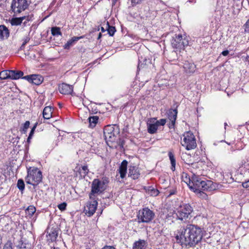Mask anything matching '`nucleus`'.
Returning <instances> with one entry per match:
<instances>
[{
  "instance_id": "obj_1",
  "label": "nucleus",
  "mask_w": 249,
  "mask_h": 249,
  "mask_svg": "<svg viewBox=\"0 0 249 249\" xmlns=\"http://www.w3.org/2000/svg\"><path fill=\"white\" fill-rule=\"evenodd\" d=\"M204 232L197 225L188 224L179 235L180 242L185 246L195 247L201 241Z\"/></svg>"
},
{
  "instance_id": "obj_2",
  "label": "nucleus",
  "mask_w": 249,
  "mask_h": 249,
  "mask_svg": "<svg viewBox=\"0 0 249 249\" xmlns=\"http://www.w3.org/2000/svg\"><path fill=\"white\" fill-rule=\"evenodd\" d=\"M214 187L211 180H202L198 175H192L190 189L193 192L200 193L202 191H211L214 190Z\"/></svg>"
},
{
  "instance_id": "obj_3",
  "label": "nucleus",
  "mask_w": 249,
  "mask_h": 249,
  "mask_svg": "<svg viewBox=\"0 0 249 249\" xmlns=\"http://www.w3.org/2000/svg\"><path fill=\"white\" fill-rule=\"evenodd\" d=\"M27 174L25 179L27 184L31 185L35 189L42 181V172L36 167H29L27 169Z\"/></svg>"
},
{
  "instance_id": "obj_4",
  "label": "nucleus",
  "mask_w": 249,
  "mask_h": 249,
  "mask_svg": "<svg viewBox=\"0 0 249 249\" xmlns=\"http://www.w3.org/2000/svg\"><path fill=\"white\" fill-rule=\"evenodd\" d=\"M109 182V178L106 176L102 177L101 179H94L91 183V191L89 194V199H92V196H95V195L102 194L107 189Z\"/></svg>"
},
{
  "instance_id": "obj_5",
  "label": "nucleus",
  "mask_w": 249,
  "mask_h": 249,
  "mask_svg": "<svg viewBox=\"0 0 249 249\" xmlns=\"http://www.w3.org/2000/svg\"><path fill=\"white\" fill-rule=\"evenodd\" d=\"M193 208L189 203H183L176 209L177 220L183 223L189 222L192 217Z\"/></svg>"
},
{
  "instance_id": "obj_6",
  "label": "nucleus",
  "mask_w": 249,
  "mask_h": 249,
  "mask_svg": "<svg viewBox=\"0 0 249 249\" xmlns=\"http://www.w3.org/2000/svg\"><path fill=\"white\" fill-rule=\"evenodd\" d=\"M119 133L120 128L115 124L107 125L104 128V136L108 145H109L108 142L112 143L115 141Z\"/></svg>"
},
{
  "instance_id": "obj_7",
  "label": "nucleus",
  "mask_w": 249,
  "mask_h": 249,
  "mask_svg": "<svg viewBox=\"0 0 249 249\" xmlns=\"http://www.w3.org/2000/svg\"><path fill=\"white\" fill-rule=\"evenodd\" d=\"M181 145L187 150L194 149L196 147V140L194 134L190 131H186L183 134L181 141Z\"/></svg>"
},
{
  "instance_id": "obj_8",
  "label": "nucleus",
  "mask_w": 249,
  "mask_h": 249,
  "mask_svg": "<svg viewBox=\"0 0 249 249\" xmlns=\"http://www.w3.org/2000/svg\"><path fill=\"white\" fill-rule=\"evenodd\" d=\"M188 44L189 40L185 35H175L171 40L172 46L177 51L181 52V50H184Z\"/></svg>"
},
{
  "instance_id": "obj_9",
  "label": "nucleus",
  "mask_w": 249,
  "mask_h": 249,
  "mask_svg": "<svg viewBox=\"0 0 249 249\" xmlns=\"http://www.w3.org/2000/svg\"><path fill=\"white\" fill-rule=\"evenodd\" d=\"M137 217L138 223H148L154 219L155 213L148 207H145L139 211Z\"/></svg>"
},
{
  "instance_id": "obj_10",
  "label": "nucleus",
  "mask_w": 249,
  "mask_h": 249,
  "mask_svg": "<svg viewBox=\"0 0 249 249\" xmlns=\"http://www.w3.org/2000/svg\"><path fill=\"white\" fill-rule=\"evenodd\" d=\"M29 6L27 0H13L11 4V11L15 15H18L28 9Z\"/></svg>"
},
{
  "instance_id": "obj_11",
  "label": "nucleus",
  "mask_w": 249,
  "mask_h": 249,
  "mask_svg": "<svg viewBox=\"0 0 249 249\" xmlns=\"http://www.w3.org/2000/svg\"><path fill=\"white\" fill-rule=\"evenodd\" d=\"M90 199L91 201L87 202L84 210L85 213L89 217L95 213L98 205V202L95 196H92V198Z\"/></svg>"
},
{
  "instance_id": "obj_12",
  "label": "nucleus",
  "mask_w": 249,
  "mask_h": 249,
  "mask_svg": "<svg viewBox=\"0 0 249 249\" xmlns=\"http://www.w3.org/2000/svg\"><path fill=\"white\" fill-rule=\"evenodd\" d=\"M178 112L177 108H170L168 110L167 114V117L168 119L169 120V122L167 124L169 129H175Z\"/></svg>"
},
{
  "instance_id": "obj_13",
  "label": "nucleus",
  "mask_w": 249,
  "mask_h": 249,
  "mask_svg": "<svg viewBox=\"0 0 249 249\" xmlns=\"http://www.w3.org/2000/svg\"><path fill=\"white\" fill-rule=\"evenodd\" d=\"M58 89L62 94L71 95L74 96L75 93L73 92V87L72 86L67 84L66 83H62L58 86Z\"/></svg>"
},
{
  "instance_id": "obj_14",
  "label": "nucleus",
  "mask_w": 249,
  "mask_h": 249,
  "mask_svg": "<svg viewBox=\"0 0 249 249\" xmlns=\"http://www.w3.org/2000/svg\"><path fill=\"white\" fill-rule=\"evenodd\" d=\"M163 213L164 218L167 221L173 222L174 219L177 220V216H176V210H174L172 209H164Z\"/></svg>"
},
{
  "instance_id": "obj_15",
  "label": "nucleus",
  "mask_w": 249,
  "mask_h": 249,
  "mask_svg": "<svg viewBox=\"0 0 249 249\" xmlns=\"http://www.w3.org/2000/svg\"><path fill=\"white\" fill-rule=\"evenodd\" d=\"M183 68L186 73L192 74L196 71V67L194 63L185 61L183 63Z\"/></svg>"
},
{
  "instance_id": "obj_16",
  "label": "nucleus",
  "mask_w": 249,
  "mask_h": 249,
  "mask_svg": "<svg viewBox=\"0 0 249 249\" xmlns=\"http://www.w3.org/2000/svg\"><path fill=\"white\" fill-rule=\"evenodd\" d=\"M140 176L139 167L134 165H130L128 169V177L133 179H138Z\"/></svg>"
},
{
  "instance_id": "obj_17",
  "label": "nucleus",
  "mask_w": 249,
  "mask_h": 249,
  "mask_svg": "<svg viewBox=\"0 0 249 249\" xmlns=\"http://www.w3.org/2000/svg\"><path fill=\"white\" fill-rule=\"evenodd\" d=\"M156 120V118H151L147 123V131L150 134H155L157 132L158 126L155 123Z\"/></svg>"
},
{
  "instance_id": "obj_18",
  "label": "nucleus",
  "mask_w": 249,
  "mask_h": 249,
  "mask_svg": "<svg viewBox=\"0 0 249 249\" xmlns=\"http://www.w3.org/2000/svg\"><path fill=\"white\" fill-rule=\"evenodd\" d=\"M76 176H79L80 178H84L89 172V169L87 165L76 167Z\"/></svg>"
},
{
  "instance_id": "obj_19",
  "label": "nucleus",
  "mask_w": 249,
  "mask_h": 249,
  "mask_svg": "<svg viewBox=\"0 0 249 249\" xmlns=\"http://www.w3.org/2000/svg\"><path fill=\"white\" fill-rule=\"evenodd\" d=\"M10 36V31L4 25H0V41L7 39Z\"/></svg>"
},
{
  "instance_id": "obj_20",
  "label": "nucleus",
  "mask_w": 249,
  "mask_h": 249,
  "mask_svg": "<svg viewBox=\"0 0 249 249\" xmlns=\"http://www.w3.org/2000/svg\"><path fill=\"white\" fill-rule=\"evenodd\" d=\"M127 164V161L124 160H123L119 167L118 171L120 175V177L121 178H124L126 176Z\"/></svg>"
},
{
  "instance_id": "obj_21",
  "label": "nucleus",
  "mask_w": 249,
  "mask_h": 249,
  "mask_svg": "<svg viewBox=\"0 0 249 249\" xmlns=\"http://www.w3.org/2000/svg\"><path fill=\"white\" fill-rule=\"evenodd\" d=\"M85 36H73L71 39H69L63 46L65 49H70L71 46H72L75 42H77L80 39L84 38Z\"/></svg>"
},
{
  "instance_id": "obj_22",
  "label": "nucleus",
  "mask_w": 249,
  "mask_h": 249,
  "mask_svg": "<svg viewBox=\"0 0 249 249\" xmlns=\"http://www.w3.org/2000/svg\"><path fill=\"white\" fill-rule=\"evenodd\" d=\"M47 234L51 241H55L58 236L57 228L54 227L51 228H49L48 229Z\"/></svg>"
},
{
  "instance_id": "obj_23",
  "label": "nucleus",
  "mask_w": 249,
  "mask_h": 249,
  "mask_svg": "<svg viewBox=\"0 0 249 249\" xmlns=\"http://www.w3.org/2000/svg\"><path fill=\"white\" fill-rule=\"evenodd\" d=\"M53 109V107L50 106L44 107L42 112L43 117L44 119L48 120L52 117Z\"/></svg>"
},
{
  "instance_id": "obj_24",
  "label": "nucleus",
  "mask_w": 249,
  "mask_h": 249,
  "mask_svg": "<svg viewBox=\"0 0 249 249\" xmlns=\"http://www.w3.org/2000/svg\"><path fill=\"white\" fill-rule=\"evenodd\" d=\"M147 243L144 240L139 239L135 241L133 245V249H145Z\"/></svg>"
},
{
  "instance_id": "obj_25",
  "label": "nucleus",
  "mask_w": 249,
  "mask_h": 249,
  "mask_svg": "<svg viewBox=\"0 0 249 249\" xmlns=\"http://www.w3.org/2000/svg\"><path fill=\"white\" fill-rule=\"evenodd\" d=\"M168 155L171 164V170L174 171L176 170V160L175 155L172 151H169Z\"/></svg>"
},
{
  "instance_id": "obj_26",
  "label": "nucleus",
  "mask_w": 249,
  "mask_h": 249,
  "mask_svg": "<svg viewBox=\"0 0 249 249\" xmlns=\"http://www.w3.org/2000/svg\"><path fill=\"white\" fill-rule=\"evenodd\" d=\"M10 78L12 79H18L23 76V72L20 71L10 70Z\"/></svg>"
},
{
  "instance_id": "obj_27",
  "label": "nucleus",
  "mask_w": 249,
  "mask_h": 249,
  "mask_svg": "<svg viewBox=\"0 0 249 249\" xmlns=\"http://www.w3.org/2000/svg\"><path fill=\"white\" fill-rule=\"evenodd\" d=\"M43 81V78L42 76L38 74H33L31 79V83L36 85H39L42 83Z\"/></svg>"
},
{
  "instance_id": "obj_28",
  "label": "nucleus",
  "mask_w": 249,
  "mask_h": 249,
  "mask_svg": "<svg viewBox=\"0 0 249 249\" xmlns=\"http://www.w3.org/2000/svg\"><path fill=\"white\" fill-rule=\"evenodd\" d=\"M89 122V127L90 128H94L99 120V117L97 116H93L89 117L88 119Z\"/></svg>"
},
{
  "instance_id": "obj_29",
  "label": "nucleus",
  "mask_w": 249,
  "mask_h": 249,
  "mask_svg": "<svg viewBox=\"0 0 249 249\" xmlns=\"http://www.w3.org/2000/svg\"><path fill=\"white\" fill-rule=\"evenodd\" d=\"M200 164L198 162H195L191 164L188 169L193 173V175H196L199 174V172L197 171V169L199 168Z\"/></svg>"
},
{
  "instance_id": "obj_30",
  "label": "nucleus",
  "mask_w": 249,
  "mask_h": 249,
  "mask_svg": "<svg viewBox=\"0 0 249 249\" xmlns=\"http://www.w3.org/2000/svg\"><path fill=\"white\" fill-rule=\"evenodd\" d=\"M182 181L187 184L189 188L191 185L192 182V177L190 178V176L187 173L183 172L181 175Z\"/></svg>"
},
{
  "instance_id": "obj_31",
  "label": "nucleus",
  "mask_w": 249,
  "mask_h": 249,
  "mask_svg": "<svg viewBox=\"0 0 249 249\" xmlns=\"http://www.w3.org/2000/svg\"><path fill=\"white\" fill-rule=\"evenodd\" d=\"M36 211V207L33 205H30L25 210L26 215L29 217H31Z\"/></svg>"
},
{
  "instance_id": "obj_32",
  "label": "nucleus",
  "mask_w": 249,
  "mask_h": 249,
  "mask_svg": "<svg viewBox=\"0 0 249 249\" xmlns=\"http://www.w3.org/2000/svg\"><path fill=\"white\" fill-rule=\"evenodd\" d=\"M25 18H14L11 20V24L12 25L18 26L20 25L22 21L24 20Z\"/></svg>"
},
{
  "instance_id": "obj_33",
  "label": "nucleus",
  "mask_w": 249,
  "mask_h": 249,
  "mask_svg": "<svg viewBox=\"0 0 249 249\" xmlns=\"http://www.w3.org/2000/svg\"><path fill=\"white\" fill-rule=\"evenodd\" d=\"M10 70H5L0 72V79L4 80L8 78H10Z\"/></svg>"
},
{
  "instance_id": "obj_34",
  "label": "nucleus",
  "mask_w": 249,
  "mask_h": 249,
  "mask_svg": "<svg viewBox=\"0 0 249 249\" xmlns=\"http://www.w3.org/2000/svg\"><path fill=\"white\" fill-rule=\"evenodd\" d=\"M51 31L53 36H62L60 28L58 27H53Z\"/></svg>"
},
{
  "instance_id": "obj_35",
  "label": "nucleus",
  "mask_w": 249,
  "mask_h": 249,
  "mask_svg": "<svg viewBox=\"0 0 249 249\" xmlns=\"http://www.w3.org/2000/svg\"><path fill=\"white\" fill-rule=\"evenodd\" d=\"M107 30L108 34L110 36H113L115 32L116 31L115 27L114 26H110L108 22H107Z\"/></svg>"
},
{
  "instance_id": "obj_36",
  "label": "nucleus",
  "mask_w": 249,
  "mask_h": 249,
  "mask_svg": "<svg viewBox=\"0 0 249 249\" xmlns=\"http://www.w3.org/2000/svg\"><path fill=\"white\" fill-rule=\"evenodd\" d=\"M30 123L29 121H26L23 124V126L20 128V131L23 133H26L27 131L28 128L29 127Z\"/></svg>"
},
{
  "instance_id": "obj_37",
  "label": "nucleus",
  "mask_w": 249,
  "mask_h": 249,
  "mask_svg": "<svg viewBox=\"0 0 249 249\" xmlns=\"http://www.w3.org/2000/svg\"><path fill=\"white\" fill-rule=\"evenodd\" d=\"M17 187L21 191H22L24 190L25 184H24V182L22 179H19L18 180Z\"/></svg>"
},
{
  "instance_id": "obj_38",
  "label": "nucleus",
  "mask_w": 249,
  "mask_h": 249,
  "mask_svg": "<svg viewBox=\"0 0 249 249\" xmlns=\"http://www.w3.org/2000/svg\"><path fill=\"white\" fill-rule=\"evenodd\" d=\"M22 18H25L24 20H25L23 22V24L24 25H26V24L27 23V22L30 21H32L33 20L34 15L32 14L28 15V16H23V17H22Z\"/></svg>"
},
{
  "instance_id": "obj_39",
  "label": "nucleus",
  "mask_w": 249,
  "mask_h": 249,
  "mask_svg": "<svg viewBox=\"0 0 249 249\" xmlns=\"http://www.w3.org/2000/svg\"><path fill=\"white\" fill-rule=\"evenodd\" d=\"M167 121L166 119H161L159 120H156L155 123L159 127L160 125L163 126L165 124Z\"/></svg>"
},
{
  "instance_id": "obj_40",
  "label": "nucleus",
  "mask_w": 249,
  "mask_h": 249,
  "mask_svg": "<svg viewBox=\"0 0 249 249\" xmlns=\"http://www.w3.org/2000/svg\"><path fill=\"white\" fill-rule=\"evenodd\" d=\"M13 243L11 240H8L4 244L3 249H13Z\"/></svg>"
},
{
  "instance_id": "obj_41",
  "label": "nucleus",
  "mask_w": 249,
  "mask_h": 249,
  "mask_svg": "<svg viewBox=\"0 0 249 249\" xmlns=\"http://www.w3.org/2000/svg\"><path fill=\"white\" fill-rule=\"evenodd\" d=\"M37 124H38V123H36L34 124V126H33V127L32 128L31 131H30V132L29 133V139H32V137L34 135V132H35V131L37 126Z\"/></svg>"
},
{
  "instance_id": "obj_42",
  "label": "nucleus",
  "mask_w": 249,
  "mask_h": 249,
  "mask_svg": "<svg viewBox=\"0 0 249 249\" xmlns=\"http://www.w3.org/2000/svg\"><path fill=\"white\" fill-rule=\"evenodd\" d=\"M67 205L66 202H63L58 204L57 207L61 211H63L66 209Z\"/></svg>"
},
{
  "instance_id": "obj_43",
  "label": "nucleus",
  "mask_w": 249,
  "mask_h": 249,
  "mask_svg": "<svg viewBox=\"0 0 249 249\" xmlns=\"http://www.w3.org/2000/svg\"><path fill=\"white\" fill-rule=\"evenodd\" d=\"M143 0H131V5L135 6L136 5L140 4L142 2Z\"/></svg>"
},
{
  "instance_id": "obj_44",
  "label": "nucleus",
  "mask_w": 249,
  "mask_h": 249,
  "mask_svg": "<svg viewBox=\"0 0 249 249\" xmlns=\"http://www.w3.org/2000/svg\"><path fill=\"white\" fill-rule=\"evenodd\" d=\"M160 193L158 189H153L151 190V194L152 196H157Z\"/></svg>"
},
{
  "instance_id": "obj_45",
  "label": "nucleus",
  "mask_w": 249,
  "mask_h": 249,
  "mask_svg": "<svg viewBox=\"0 0 249 249\" xmlns=\"http://www.w3.org/2000/svg\"><path fill=\"white\" fill-rule=\"evenodd\" d=\"M177 191L176 189H173L170 190L169 191V194L168 196H170L172 195H175L177 193Z\"/></svg>"
},
{
  "instance_id": "obj_46",
  "label": "nucleus",
  "mask_w": 249,
  "mask_h": 249,
  "mask_svg": "<svg viewBox=\"0 0 249 249\" xmlns=\"http://www.w3.org/2000/svg\"><path fill=\"white\" fill-rule=\"evenodd\" d=\"M32 75H26V76H25L24 77H22V78L24 79H26L28 81H29V82H31V79H32Z\"/></svg>"
},
{
  "instance_id": "obj_47",
  "label": "nucleus",
  "mask_w": 249,
  "mask_h": 249,
  "mask_svg": "<svg viewBox=\"0 0 249 249\" xmlns=\"http://www.w3.org/2000/svg\"><path fill=\"white\" fill-rule=\"evenodd\" d=\"M242 186L244 188H248L249 187V179L247 181L243 182L242 183Z\"/></svg>"
},
{
  "instance_id": "obj_48",
  "label": "nucleus",
  "mask_w": 249,
  "mask_h": 249,
  "mask_svg": "<svg viewBox=\"0 0 249 249\" xmlns=\"http://www.w3.org/2000/svg\"><path fill=\"white\" fill-rule=\"evenodd\" d=\"M30 40V38L27 36L23 40V42L22 43V46H24L26 43H27Z\"/></svg>"
},
{
  "instance_id": "obj_49",
  "label": "nucleus",
  "mask_w": 249,
  "mask_h": 249,
  "mask_svg": "<svg viewBox=\"0 0 249 249\" xmlns=\"http://www.w3.org/2000/svg\"><path fill=\"white\" fill-rule=\"evenodd\" d=\"M102 249H116L114 247L110 246H105Z\"/></svg>"
},
{
  "instance_id": "obj_50",
  "label": "nucleus",
  "mask_w": 249,
  "mask_h": 249,
  "mask_svg": "<svg viewBox=\"0 0 249 249\" xmlns=\"http://www.w3.org/2000/svg\"><path fill=\"white\" fill-rule=\"evenodd\" d=\"M229 51L225 50V51H223L221 53V54H222L223 56H227L229 54Z\"/></svg>"
},
{
  "instance_id": "obj_51",
  "label": "nucleus",
  "mask_w": 249,
  "mask_h": 249,
  "mask_svg": "<svg viewBox=\"0 0 249 249\" xmlns=\"http://www.w3.org/2000/svg\"><path fill=\"white\" fill-rule=\"evenodd\" d=\"M141 67L142 68H143V67H142V64H139L138 66V68L139 69H140Z\"/></svg>"
},
{
  "instance_id": "obj_52",
  "label": "nucleus",
  "mask_w": 249,
  "mask_h": 249,
  "mask_svg": "<svg viewBox=\"0 0 249 249\" xmlns=\"http://www.w3.org/2000/svg\"><path fill=\"white\" fill-rule=\"evenodd\" d=\"M101 31H102V32H105L106 31V30H105V29H104V27H101Z\"/></svg>"
},
{
  "instance_id": "obj_53",
  "label": "nucleus",
  "mask_w": 249,
  "mask_h": 249,
  "mask_svg": "<svg viewBox=\"0 0 249 249\" xmlns=\"http://www.w3.org/2000/svg\"><path fill=\"white\" fill-rule=\"evenodd\" d=\"M102 36V34L100 33L98 35V39H100Z\"/></svg>"
},
{
  "instance_id": "obj_54",
  "label": "nucleus",
  "mask_w": 249,
  "mask_h": 249,
  "mask_svg": "<svg viewBox=\"0 0 249 249\" xmlns=\"http://www.w3.org/2000/svg\"><path fill=\"white\" fill-rule=\"evenodd\" d=\"M31 139H29V136H28L27 140V142L28 143H30Z\"/></svg>"
},
{
  "instance_id": "obj_55",
  "label": "nucleus",
  "mask_w": 249,
  "mask_h": 249,
  "mask_svg": "<svg viewBox=\"0 0 249 249\" xmlns=\"http://www.w3.org/2000/svg\"><path fill=\"white\" fill-rule=\"evenodd\" d=\"M86 249H91V248H89V247H87L86 248Z\"/></svg>"
},
{
  "instance_id": "obj_56",
  "label": "nucleus",
  "mask_w": 249,
  "mask_h": 249,
  "mask_svg": "<svg viewBox=\"0 0 249 249\" xmlns=\"http://www.w3.org/2000/svg\"><path fill=\"white\" fill-rule=\"evenodd\" d=\"M178 237H179V236H178V235H177V236H176V238H177V240H178Z\"/></svg>"
},
{
  "instance_id": "obj_57",
  "label": "nucleus",
  "mask_w": 249,
  "mask_h": 249,
  "mask_svg": "<svg viewBox=\"0 0 249 249\" xmlns=\"http://www.w3.org/2000/svg\"><path fill=\"white\" fill-rule=\"evenodd\" d=\"M118 0H113V1H114V2H116Z\"/></svg>"
},
{
  "instance_id": "obj_58",
  "label": "nucleus",
  "mask_w": 249,
  "mask_h": 249,
  "mask_svg": "<svg viewBox=\"0 0 249 249\" xmlns=\"http://www.w3.org/2000/svg\"><path fill=\"white\" fill-rule=\"evenodd\" d=\"M53 249H55V248H54Z\"/></svg>"
}]
</instances>
